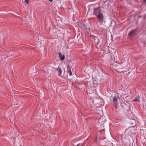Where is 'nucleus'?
<instances>
[{
	"label": "nucleus",
	"instance_id": "1",
	"mask_svg": "<svg viewBox=\"0 0 146 146\" xmlns=\"http://www.w3.org/2000/svg\"><path fill=\"white\" fill-rule=\"evenodd\" d=\"M94 9L93 15L96 16L99 21H102L104 18V16L100 7L95 8Z\"/></svg>",
	"mask_w": 146,
	"mask_h": 146
},
{
	"label": "nucleus",
	"instance_id": "2",
	"mask_svg": "<svg viewBox=\"0 0 146 146\" xmlns=\"http://www.w3.org/2000/svg\"><path fill=\"white\" fill-rule=\"evenodd\" d=\"M129 123L132 127H134L136 124L137 121L135 119H132L130 120Z\"/></svg>",
	"mask_w": 146,
	"mask_h": 146
},
{
	"label": "nucleus",
	"instance_id": "3",
	"mask_svg": "<svg viewBox=\"0 0 146 146\" xmlns=\"http://www.w3.org/2000/svg\"><path fill=\"white\" fill-rule=\"evenodd\" d=\"M119 98V96H115L113 98V102L115 105L117 104L118 102L117 99Z\"/></svg>",
	"mask_w": 146,
	"mask_h": 146
},
{
	"label": "nucleus",
	"instance_id": "4",
	"mask_svg": "<svg viewBox=\"0 0 146 146\" xmlns=\"http://www.w3.org/2000/svg\"><path fill=\"white\" fill-rule=\"evenodd\" d=\"M72 68L70 66H68L67 72L68 73H69L70 76L72 75V72L71 70Z\"/></svg>",
	"mask_w": 146,
	"mask_h": 146
},
{
	"label": "nucleus",
	"instance_id": "5",
	"mask_svg": "<svg viewBox=\"0 0 146 146\" xmlns=\"http://www.w3.org/2000/svg\"><path fill=\"white\" fill-rule=\"evenodd\" d=\"M54 69L56 71H58V75L59 76H60L62 73V71L61 68L59 67H58L57 68H54Z\"/></svg>",
	"mask_w": 146,
	"mask_h": 146
},
{
	"label": "nucleus",
	"instance_id": "6",
	"mask_svg": "<svg viewBox=\"0 0 146 146\" xmlns=\"http://www.w3.org/2000/svg\"><path fill=\"white\" fill-rule=\"evenodd\" d=\"M94 42H95L96 44H98L100 42V40H99L97 37L96 36H94Z\"/></svg>",
	"mask_w": 146,
	"mask_h": 146
},
{
	"label": "nucleus",
	"instance_id": "7",
	"mask_svg": "<svg viewBox=\"0 0 146 146\" xmlns=\"http://www.w3.org/2000/svg\"><path fill=\"white\" fill-rule=\"evenodd\" d=\"M58 54H59V56L60 58V59L61 60H64L65 59V56L62 54L60 52H59Z\"/></svg>",
	"mask_w": 146,
	"mask_h": 146
},
{
	"label": "nucleus",
	"instance_id": "8",
	"mask_svg": "<svg viewBox=\"0 0 146 146\" xmlns=\"http://www.w3.org/2000/svg\"><path fill=\"white\" fill-rule=\"evenodd\" d=\"M121 64H120L118 63V64L117 63V65H116V68H117V69H115V70H119L121 69L122 68V67L119 66V65H121Z\"/></svg>",
	"mask_w": 146,
	"mask_h": 146
},
{
	"label": "nucleus",
	"instance_id": "9",
	"mask_svg": "<svg viewBox=\"0 0 146 146\" xmlns=\"http://www.w3.org/2000/svg\"><path fill=\"white\" fill-rule=\"evenodd\" d=\"M105 121L104 118L103 116H101L98 119L99 122L102 123L104 122Z\"/></svg>",
	"mask_w": 146,
	"mask_h": 146
},
{
	"label": "nucleus",
	"instance_id": "10",
	"mask_svg": "<svg viewBox=\"0 0 146 146\" xmlns=\"http://www.w3.org/2000/svg\"><path fill=\"white\" fill-rule=\"evenodd\" d=\"M116 65L115 64H112L110 65V67L115 70V69H117V68H116Z\"/></svg>",
	"mask_w": 146,
	"mask_h": 146
},
{
	"label": "nucleus",
	"instance_id": "11",
	"mask_svg": "<svg viewBox=\"0 0 146 146\" xmlns=\"http://www.w3.org/2000/svg\"><path fill=\"white\" fill-rule=\"evenodd\" d=\"M139 96H137L133 100V101H139Z\"/></svg>",
	"mask_w": 146,
	"mask_h": 146
},
{
	"label": "nucleus",
	"instance_id": "12",
	"mask_svg": "<svg viewBox=\"0 0 146 146\" xmlns=\"http://www.w3.org/2000/svg\"><path fill=\"white\" fill-rule=\"evenodd\" d=\"M91 90L93 92H92V93H91L92 92L90 91V90H89V91L88 93L89 94H92V93H93V94H94V91L93 90Z\"/></svg>",
	"mask_w": 146,
	"mask_h": 146
},
{
	"label": "nucleus",
	"instance_id": "13",
	"mask_svg": "<svg viewBox=\"0 0 146 146\" xmlns=\"http://www.w3.org/2000/svg\"><path fill=\"white\" fill-rule=\"evenodd\" d=\"M133 31H132L128 35V36H132L133 35Z\"/></svg>",
	"mask_w": 146,
	"mask_h": 146
},
{
	"label": "nucleus",
	"instance_id": "14",
	"mask_svg": "<svg viewBox=\"0 0 146 146\" xmlns=\"http://www.w3.org/2000/svg\"><path fill=\"white\" fill-rule=\"evenodd\" d=\"M9 52L10 53H11L10 54H9V56L12 55L13 54H12V51H11V52L9 51Z\"/></svg>",
	"mask_w": 146,
	"mask_h": 146
},
{
	"label": "nucleus",
	"instance_id": "15",
	"mask_svg": "<svg viewBox=\"0 0 146 146\" xmlns=\"http://www.w3.org/2000/svg\"><path fill=\"white\" fill-rule=\"evenodd\" d=\"M25 3L27 4L29 2V0H25Z\"/></svg>",
	"mask_w": 146,
	"mask_h": 146
},
{
	"label": "nucleus",
	"instance_id": "16",
	"mask_svg": "<svg viewBox=\"0 0 146 146\" xmlns=\"http://www.w3.org/2000/svg\"><path fill=\"white\" fill-rule=\"evenodd\" d=\"M143 3H146V0H143Z\"/></svg>",
	"mask_w": 146,
	"mask_h": 146
},
{
	"label": "nucleus",
	"instance_id": "17",
	"mask_svg": "<svg viewBox=\"0 0 146 146\" xmlns=\"http://www.w3.org/2000/svg\"><path fill=\"white\" fill-rule=\"evenodd\" d=\"M52 0H49V1H50V2H52Z\"/></svg>",
	"mask_w": 146,
	"mask_h": 146
},
{
	"label": "nucleus",
	"instance_id": "18",
	"mask_svg": "<svg viewBox=\"0 0 146 146\" xmlns=\"http://www.w3.org/2000/svg\"><path fill=\"white\" fill-rule=\"evenodd\" d=\"M122 92H122V93H124V91H122Z\"/></svg>",
	"mask_w": 146,
	"mask_h": 146
},
{
	"label": "nucleus",
	"instance_id": "19",
	"mask_svg": "<svg viewBox=\"0 0 146 146\" xmlns=\"http://www.w3.org/2000/svg\"><path fill=\"white\" fill-rule=\"evenodd\" d=\"M101 131L100 130V132Z\"/></svg>",
	"mask_w": 146,
	"mask_h": 146
}]
</instances>
